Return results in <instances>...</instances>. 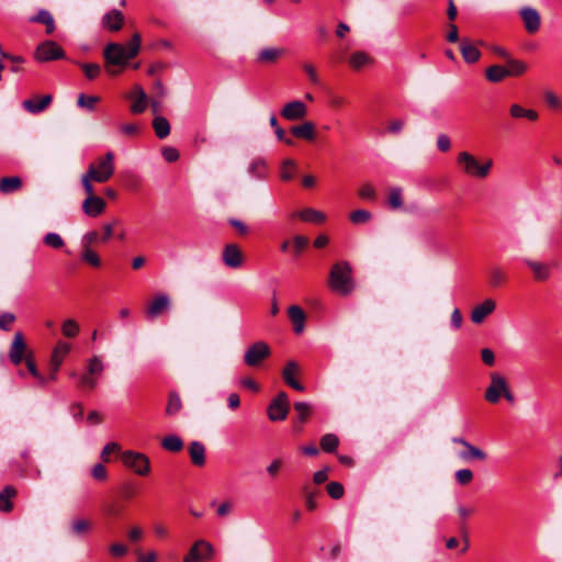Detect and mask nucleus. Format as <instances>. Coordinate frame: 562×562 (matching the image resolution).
Segmentation results:
<instances>
[{
    "label": "nucleus",
    "instance_id": "obj_61",
    "mask_svg": "<svg viewBox=\"0 0 562 562\" xmlns=\"http://www.w3.org/2000/svg\"><path fill=\"white\" fill-rule=\"evenodd\" d=\"M82 69L88 79H94L100 74V66L98 64H83Z\"/></svg>",
    "mask_w": 562,
    "mask_h": 562
},
{
    "label": "nucleus",
    "instance_id": "obj_63",
    "mask_svg": "<svg viewBox=\"0 0 562 562\" xmlns=\"http://www.w3.org/2000/svg\"><path fill=\"white\" fill-rule=\"evenodd\" d=\"M450 147H451V142H450L449 136L446 134H439L437 137V148L440 151L446 153L450 149Z\"/></svg>",
    "mask_w": 562,
    "mask_h": 562
},
{
    "label": "nucleus",
    "instance_id": "obj_31",
    "mask_svg": "<svg viewBox=\"0 0 562 562\" xmlns=\"http://www.w3.org/2000/svg\"><path fill=\"white\" fill-rule=\"evenodd\" d=\"M22 187L20 177H4L0 180V192L10 194L18 191Z\"/></svg>",
    "mask_w": 562,
    "mask_h": 562
},
{
    "label": "nucleus",
    "instance_id": "obj_27",
    "mask_svg": "<svg viewBox=\"0 0 562 562\" xmlns=\"http://www.w3.org/2000/svg\"><path fill=\"white\" fill-rule=\"evenodd\" d=\"M460 50L463 59L469 64L477 61L481 57L480 50L468 40H462Z\"/></svg>",
    "mask_w": 562,
    "mask_h": 562
},
{
    "label": "nucleus",
    "instance_id": "obj_64",
    "mask_svg": "<svg viewBox=\"0 0 562 562\" xmlns=\"http://www.w3.org/2000/svg\"><path fill=\"white\" fill-rule=\"evenodd\" d=\"M162 157L168 162H173L179 159V151L175 147H166L162 149Z\"/></svg>",
    "mask_w": 562,
    "mask_h": 562
},
{
    "label": "nucleus",
    "instance_id": "obj_22",
    "mask_svg": "<svg viewBox=\"0 0 562 562\" xmlns=\"http://www.w3.org/2000/svg\"><path fill=\"white\" fill-rule=\"evenodd\" d=\"M289 318L293 324L295 334H302L305 328V313L299 305H291L288 310Z\"/></svg>",
    "mask_w": 562,
    "mask_h": 562
},
{
    "label": "nucleus",
    "instance_id": "obj_60",
    "mask_svg": "<svg viewBox=\"0 0 562 562\" xmlns=\"http://www.w3.org/2000/svg\"><path fill=\"white\" fill-rule=\"evenodd\" d=\"M91 475L95 480L104 481L108 477V472H106V469H105V467L103 464L97 463L91 469Z\"/></svg>",
    "mask_w": 562,
    "mask_h": 562
},
{
    "label": "nucleus",
    "instance_id": "obj_41",
    "mask_svg": "<svg viewBox=\"0 0 562 562\" xmlns=\"http://www.w3.org/2000/svg\"><path fill=\"white\" fill-rule=\"evenodd\" d=\"M506 70L509 76H520L527 70V65L518 59L508 58Z\"/></svg>",
    "mask_w": 562,
    "mask_h": 562
},
{
    "label": "nucleus",
    "instance_id": "obj_36",
    "mask_svg": "<svg viewBox=\"0 0 562 562\" xmlns=\"http://www.w3.org/2000/svg\"><path fill=\"white\" fill-rule=\"evenodd\" d=\"M182 408V401L180 398V395L176 391H171L169 393L168 403L166 406V414L168 416H173L180 412Z\"/></svg>",
    "mask_w": 562,
    "mask_h": 562
},
{
    "label": "nucleus",
    "instance_id": "obj_2",
    "mask_svg": "<svg viewBox=\"0 0 562 562\" xmlns=\"http://www.w3.org/2000/svg\"><path fill=\"white\" fill-rule=\"evenodd\" d=\"M140 46V35L135 33L127 46L119 43H110L104 48V58L112 66H124L134 58Z\"/></svg>",
    "mask_w": 562,
    "mask_h": 562
},
{
    "label": "nucleus",
    "instance_id": "obj_46",
    "mask_svg": "<svg viewBox=\"0 0 562 562\" xmlns=\"http://www.w3.org/2000/svg\"><path fill=\"white\" fill-rule=\"evenodd\" d=\"M97 102H99V98L95 95L87 97L85 94H80L78 97L77 103H78V106H80V108H85L89 111H93Z\"/></svg>",
    "mask_w": 562,
    "mask_h": 562
},
{
    "label": "nucleus",
    "instance_id": "obj_26",
    "mask_svg": "<svg viewBox=\"0 0 562 562\" xmlns=\"http://www.w3.org/2000/svg\"><path fill=\"white\" fill-rule=\"evenodd\" d=\"M191 461L194 465L202 467L205 464V447L200 441H192L189 447Z\"/></svg>",
    "mask_w": 562,
    "mask_h": 562
},
{
    "label": "nucleus",
    "instance_id": "obj_32",
    "mask_svg": "<svg viewBox=\"0 0 562 562\" xmlns=\"http://www.w3.org/2000/svg\"><path fill=\"white\" fill-rule=\"evenodd\" d=\"M91 529L90 521L79 518L71 521L69 532L74 537L81 538Z\"/></svg>",
    "mask_w": 562,
    "mask_h": 562
},
{
    "label": "nucleus",
    "instance_id": "obj_5",
    "mask_svg": "<svg viewBox=\"0 0 562 562\" xmlns=\"http://www.w3.org/2000/svg\"><path fill=\"white\" fill-rule=\"evenodd\" d=\"M70 350H71V345L68 344V342L59 341L56 345V347L53 350L52 357H50V362H49L50 372H49V375L46 378V376L42 375L37 371V386L38 385H44V384H46L49 381H56L57 380L58 370H59V368H60V366H61V363L64 361V358L69 353Z\"/></svg>",
    "mask_w": 562,
    "mask_h": 562
},
{
    "label": "nucleus",
    "instance_id": "obj_54",
    "mask_svg": "<svg viewBox=\"0 0 562 562\" xmlns=\"http://www.w3.org/2000/svg\"><path fill=\"white\" fill-rule=\"evenodd\" d=\"M294 167L295 164L292 159H285L281 166V179L284 181L291 180L293 178L291 169H293Z\"/></svg>",
    "mask_w": 562,
    "mask_h": 562
},
{
    "label": "nucleus",
    "instance_id": "obj_12",
    "mask_svg": "<svg viewBox=\"0 0 562 562\" xmlns=\"http://www.w3.org/2000/svg\"><path fill=\"white\" fill-rule=\"evenodd\" d=\"M289 412V398L284 392H280L268 407V416L272 422L284 420Z\"/></svg>",
    "mask_w": 562,
    "mask_h": 562
},
{
    "label": "nucleus",
    "instance_id": "obj_18",
    "mask_svg": "<svg viewBox=\"0 0 562 562\" xmlns=\"http://www.w3.org/2000/svg\"><path fill=\"white\" fill-rule=\"evenodd\" d=\"M520 15L524 21L525 27L529 33H535L540 27V14L531 7H525L520 10Z\"/></svg>",
    "mask_w": 562,
    "mask_h": 562
},
{
    "label": "nucleus",
    "instance_id": "obj_44",
    "mask_svg": "<svg viewBox=\"0 0 562 562\" xmlns=\"http://www.w3.org/2000/svg\"><path fill=\"white\" fill-rule=\"evenodd\" d=\"M44 244L53 249H60L64 247L65 241L63 237L57 233H48L43 238Z\"/></svg>",
    "mask_w": 562,
    "mask_h": 562
},
{
    "label": "nucleus",
    "instance_id": "obj_25",
    "mask_svg": "<svg viewBox=\"0 0 562 562\" xmlns=\"http://www.w3.org/2000/svg\"><path fill=\"white\" fill-rule=\"evenodd\" d=\"M291 133L297 138L313 140L315 138V125L311 121H305L301 125L292 126Z\"/></svg>",
    "mask_w": 562,
    "mask_h": 562
},
{
    "label": "nucleus",
    "instance_id": "obj_30",
    "mask_svg": "<svg viewBox=\"0 0 562 562\" xmlns=\"http://www.w3.org/2000/svg\"><path fill=\"white\" fill-rule=\"evenodd\" d=\"M372 63V57L366 52H355L349 57V64L355 70H360Z\"/></svg>",
    "mask_w": 562,
    "mask_h": 562
},
{
    "label": "nucleus",
    "instance_id": "obj_3",
    "mask_svg": "<svg viewBox=\"0 0 562 562\" xmlns=\"http://www.w3.org/2000/svg\"><path fill=\"white\" fill-rule=\"evenodd\" d=\"M352 270L347 261L335 263L329 273V286L340 295H348L355 289Z\"/></svg>",
    "mask_w": 562,
    "mask_h": 562
},
{
    "label": "nucleus",
    "instance_id": "obj_23",
    "mask_svg": "<svg viewBox=\"0 0 562 562\" xmlns=\"http://www.w3.org/2000/svg\"><path fill=\"white\" fill-rule=\"evenodd\" d=\"M248 175L255 180H265L268 177V166L263 158L251 160L247 169Z\"/></svg>",
    "mask_w": 562,
    "mask_h": 562
},
{
    "label": "nucleus",
    "instance_id": "obj_53",
    "mask_svg": "<svg viewBox=\"0 0 562 562\" xmlns=\"http://www.w3.org/2000/svg\"><path fill=\"white\" fill-rule=\"evenodd\" d=\"M92 181H94L93 177L90 176L88 171L81 176V184L87 194V198L95 196Z\"/></svg>",
    "mask_w": 562,
    "mask_h": 562
},
{
    "label": "nucleus",
    "instance_id": "obj_16",
    "mask_svg": "<svg viewBox=\"0 0 562 562\" xmlns=\"http://www.w3.org/2000/svg\"><path fill=\"white\" fill-rule=\"evenodd\" d=\"M106 207L105 201L100 196L86 198L82 202V211L89 217L101 215Z\"/></svg>",
    "mask_w": 562,
    "mask_h": 562
},
{
    "label": "nucleus",
    "instance_id": "obj_59",
    "mask_svg": "<svg viewBox=\"0 0 562 562\" xmlns=\"http://www.w3.org/2000/svg\"><path fill=\"white\" fill-rule=\"evenodd\" d=\"M99 238V234L95 231H90L86 233L81 238V246L83 249L90 248V246L97 243Z\"/></svg>",
    "mask_w": 562,
    "mask_h": 562
},
{
    "label": "nucleus",
    "instance_id": "obj_40",
    "mask_svg": "<svg viewBox=\"0 0 562 562\" xmlns=\"http://www.w3.org/2000/svg\"><path fill=\"white\" fill-rule=\"evenodd\" d=\"M460 458L463 460L476 459L483 461L486 459V453L482 449L470 443L467 447V451L460 453Z\"/></svg>",
    "mask_w": 562,
    "mask_h": 562
},
{
    "label": "nucleus",
    "instance_id": "obj_20",
    "mask_svg": "<svg viewBox=\"0 0 562 562\" xmlns=\"http://www.w3.org/2000/svg\"><path fill=\"white\" fill-rule=\"evenodd\" d=\"M496 303L492 299L484 300L480 305L475 306L471 313V321L474 324H481L484 322L487 315L494 312Z\"/></svg>",
    "mask_w": 562,
    "mask_h": 562
},
{
    "label": "nucleus",
    "instance_id": "obj_14",
    "mask_svg": "<svg viewBox=\"0 0 562 562\" xmlns=\"http://www.w3.org/2000/svg\"><path fill=\"white\" fill-rule=\"evenodd\" d=\"M307 114V108L304 102L300 100H294L286 103L282 110L281 115L289 121H297L302 120Z\"/></svg>",
    "mask_w": 562,
    "mask_h": 562
},
{
    "label": "nucleus",
    "instance_id": "obj_49",
    "mask_svg": "<svg viewBox=\"0 0 562 562\" xmlns=\"http://www.w3.org/2000/svg\"><path fill=\"white\" fill-rule=\"evenodd\" d=\"M299 371V364L295 361H289L282 371V376L285 383L294 380L295 374Z\"/></svg>",
    "mask_w": 562,
    "mask_h": 562
},
{
    "label": "nucleus",
    "instance_id": "obj_13",
    "mask_svg": "<svg viewBox=\"0 0 562 562\" xmlns=\"http://www.w3.org/2000/svg\"><path fill=\"white\" fill-rule=\"evenodd\" d=\"M507 382L504 376L498 373L491 374V384L485 391V400L490 403H497L506 391Z\"/></svg>",
    "mask_w": 562,
    "mask_h": 562
},
{
    "label": "nucleus",
    "instance_id": "obj_33",
    "mask_svg": "<svg viewBox=\"0 0 562 562\" xmlns=\"http://www.w3.org/2000/svg\"><path fill=\"white\" fill-rule=\"evenodd\" d=\"M37 23L45 25V27H46L45 32L47 35L53 34L56 30L54 16L47 10H44V9L37 10Z\"/></svg>",
    "mask_w": 562,
    "mask_h": 562
},
{
    "label": "nucleus",
    "instance_id": "obj_1",
    "mask_svg": "<svg viewBox=\"0 0 562 562\" xmlns=\"http://www.w3.org/2000/svg\"><path fill=\"white\" fill-rule=\"evenodd\" d=\"M105 363L101 356L94 355L87 359L82 372L70 371L69 376L76 380L77 387L83 392L95 390L104 374Z\"/></svg>",
    "mask_w": 562,
    "mask_h": 562
},
{
    "label": "nucleus",
    "instance_id": "obj_7",
    "mask_svg": "<svg viewBox=\"0 0 562 562\" xmlns=\"http://www.w3.org/2000/svg\"><path fill=\"white\" fill-rule=\"evenodd\" d=\"M114 154L109 151L104 157L99 158L95 162L90 164L88 172L93 180L99 183L108 181L114 173Z\"/></svg>",
    "mask_w": 562,
    "mask_h": 562
},
{
    "label": "nucleus",
    "instance_id": "obj_34",
    "mask_svg": "<svg viewBox=\"0 0 562 562\" xmlns=\"http://www.w3.org/2000/svg\"><path fill=\"white\" fill-rule=\"evenodd\" d=\"M485 76L486 79L491 82H501L506 77H508V72L506 67L501 65H493L486 69Z\"/></svg>",
    "mask_w": 562,
    "mask_h": 562
},
{
    "label": "nucleus",
    "instance_id": "obj_42",
    "mask_svg": "<svg viewBox=\"0 0 562 562\" xmlns=\"http://www.w3.org/2000/svg\"><path fill=\"white\" fill-rule=\"evenodd\" d=\"M339 445V439L334 434H326L321 439V447L325 452L336 451Z\"/></svg>",
    "mask_w": 562,
    "mask_h": 562
},
{
    "label": "nucleus",
    "instance_id": "obj_10",
    "mask_svg": "<svg viewBox=\"0 0 562 562\" xmlns=\"http://www.w3.org/2000/svg\"><path fill=\"white\" fill-rule=\"evenodd\" d=\"M65 57L64 49L54 41H44L37 44V63L53 61Z\"/></svg>",
    "mask_w": 562,
    "mask_h": 562
},
{
    "label": "nucleus",
    "instance_id": "obj_21",
    "mask_svg": "<svg viewBox=\"0 0 562 562\" xmlns=\"http://www.w3.org/2000/svg\"><path fill=\"white\" fill-rule=\"evenodd\" d=\"M522 261L533 272L537 280L544 281L550 278L551 266L549 263L535 261L528 258H525Z\"/></svg>",
    "mask_w": 562,
    "mask_h": 562
},
{
    "label": "nucleus",
    "instance_id": "obj_58",
    "mask_svg": "<svg viewBox=\"0 0 562 562\" xmlns=\"http://www.w3.org/2000/svg\"><path fill=\"white\" fill-rule=\"evenodd\" d=\"M359 195L361 199L371 201V202L375 201V198H376L375 190L370 184L362 186L361 189L359 190Z\"/></svg>",
    "mask_w": 562,
    "mask_h": 562
},
{
    "label": "nucleus",
    "instance_id": "obj_62",
    "mask_svg": "<svg viewBox=\"0 0 562 562\" xmlns=\"http://www.w3.org/2000/svg\"><path fill=\"white\" fill-rule=\"evenodd\" d=\"M135 554L137 557V562H157L158 559L155 551L143 553L139 549H136Z\"/></svg>",
    "mask_w": 562,
    "mask_h": 562
},
{
    "label": "nucleus",
    "instance_id": "obj_37",
    "mask_svg": "<svg viewBox=\"0 0 562 562\" xmlns=\"http://www.w3.org/2000/svg\"><path fill=\"white\" fill-rule=\"evenodd\" d=\"M161 446L168 451L178 452L183 448V441L178 435H168L162 439Z\"/></svg>",
    "mask_w": 562,
    "mask_h": 562
},
{
    "label": "nucleus",
    "instance_id": "obj_38",
    "mask_svg": "<svg viewBox=\"0 0 562 562\" xmlns=\"http://www.w3.org/2000/svg\"><path fill=\"white\" fill-rule=\"evenodd\" d=\"M297 216L308 223L323 222L325 220V214L314 209H304L297 213Z\"/></svg>",
    "mask_w": 562,
    "mask_h": 562
},
{
    "label": "nucleus",
    "instance_id": "obj_29",
    "mask_svg": "<svg viewBox=\"0 0 562 562\" xmlns=\"http://www.w3.org/2000/svg\"><path fill=\"white\" fill-rule=\"evenodd\" d=\"M509 114L513 119H527L529 121L538 120V113L535 110L525 109L518 103L510 105Z\"/></svg>",
    "mask_w": 562,
    "mask_h": 562
},
{
    "label": "nucleus",
    "instance_id": "obj_9",
    "mask_svg": "<svg viewBox=\"0 0 562 562\" xmlns=\"http://www.w3.org/2000/svg\"><path fill=\"white\" fill-rule=\"evenodd\" d=\"M213 554L214 547L201 539L192 544L189 552L184 555L183 562H205L211 560Z\"/></svg>",
    "mask_w": 562,
    "mask_h": 562
},
{
    "label": "nucleus",
    "instance_id": "obj_50",
    "mask_svg": "<svg viewBox=\"0 0 562 562\" xmlns=\"http://www.w3.org/2000/svg\"><path fill=\"white\" fill-rule=\"evenodd\" d=\"M328 495L334 499H339L344 496V486L339 482H330L326 486Z\"/></svg>",
    "mask_w": 562,
    "mask_h": 562
},
{
    "label": "nucleus",
    "instance_id": "obj_52",
    "mask_svg": "<svg viewBox=\"0 0 562 562\" xmlns=\"http://www.w3.org/2000/svg\"><path fill=\"white\" fill-rule=\"evenodd\" d=\"M294 409L297 412L300 422L304 423L311 413V405L307 402H296Z\"/></svg>",
    "mask_w": 562,
    "mask_h": 562
},
{
    "label": "nucleus",
    "instance_id": "obj_8",
    "mask_svg": "<svg viewBox=\"0 0 562 562\" xmlns=\"http://www.w3.org/2000/svg\"><path fill=\"white\" fill-rule=\"evenodd\" d=\"M122 461L138 475H147L150 471L149 459L144 453L126 450L122 453Z\"/></svg>",
    "mask_w": 562,
    "mask_h": 562
},
{
    "label": "nucleus",
    "instance_id": "obj_4",
    "mask_svg": "<svg viewBox=\"0 0 562 562\" xmlns=\"http://www.w3.org/2000/svg\"><path fill=\"white\" fill-rule=\"evenodd\" d=\"M25 352L26 344L24 341L23 334L21 331H16L10 346L9 359L14 366H19L23 359H25L29 372L35 376V361L31 355L26 356Z\"/></svg>",
    "mask_w": 562,
    "mask_h": 562
},
{
    "label": "nucleus",
    "instance_id": "obj_56",
    "mask_svg": "<svg viewBox=\"0 0 562 562\" xmlns=\"http://www.w3.org/2000/svg\"><path fill=\"white\" fill-rule=\"evenodd\" d=\"M456 480L459 484H469L473 479V472L470 469H461L456 472Z\"/></svg>",
    "mask_w": 562,
    "mask_h": 562
},
{
    "label": "nucleus",
    "instance_id": "obj_6",
    "mask_svg": "<svg viewBox=\"0 0 562 562\" xmlns=\"http://www.w3.org/2000/svg\"><path fill=\"white\" fill-rule=\"evenodd\" d=\"M457 162L462 166L463 171L476 178H485L492 168L493 161L488 159L485 164H480L476 158L468 151L458 154Z\"/></svg>",
    "mask_w": 562,
    "mask_h": 562
},
{
    "label": "nucleus",
    "instance_id": "obj_28",
    "mask_svg": "<svg viewBox=\"0 0 562 562\" xmlns=\"http://www.w3.org/2000/svg\"><path fill=\"white\" fill-rule=\"evenodd\" d=\"M16 495V490L12 485H7L0 492V512L9 513L13 508L12 497Z\"/></svg>",
    "mask_w": 562,
    "mask_h": 562
},
{
    "label": "nucleus",
    "instance_id": "obj_51",
    "mask_svg": "<svg viewBox=\"0 0 562 562\" xmlns=\"http://www.w3.org/2000/svg\"><path fill=\"white\" fill-rule=\"evenodd\" d=\"M15 315L10 312L2 313L0 315V330L9 331L15 322Z\"/></svg>",
    "mask_w": 562,
    "mask_h": 562
},
{
    "label": "nucleus",
    "instance_id": "obj_48",
    "mask_svg": "<svg viewBox=\"0 0 562 562\" xmlns=\"http://www.w3.org/2000/svg\"><path fill=\"white\" fill-rule=\"evenodd\" d=\"M81 259L93 267H99L101 265L99 255L91 250V248L83 249Z\"/></svg>",
    "mask_w": 562,
    "mask_h": 562
},
{
    "label": "nucleus",
    "instance_id": "obj_45",
    "mask_svg": "<svg viewBox=\"0 0 562 562\" xmlns=\"http://www.w3.org/2000/svg\"><path fill=\"white\" fill-rule=\"evenodd\" d=\"M349 217L353 224H363L371 220L372 214L367 210H357L350 213Z\"/></svg>",
    "mask_w": 562,
    "mask_h": 562
},
{
    "label": "nucleus",
    "instance_id": "obj_35",
    "mask_svg": "<svg viewBox=\"0 0 562 562\" xmlns=\"http://www.w3.org/2000/svg\"><path fill=\"white\" fill-rule=\"evenodd\" d=\"M153 127L156 136L160 139L166 138L170 134V124L164 116H156L153 121Z\"/></svg>",
    "mask_w": 562,
    "mask_h": 562
},
{
    "label": "nucleus",
    "instance_id": "obj_43",
    "mask_svg": "<svg viewBox=\"0 0 562 562\" xmlns=\"http://www.w3.org/2000/svg\"><path fill=\"white\" fill-rule=\"evenodd\" d=\"M282 50L276 47H267L259 52L258 60L261 63H271L274 61L280 55Z\"/></svg>",
    "mask_w": 562,
    "mask_h": 562
},
{
    "label": "nucleus",
    "instance_id": "obj_19",
    "mask_svg": "<svg viewBox=\"0 0 562 562\" xmlns=\"http://www.w3.org/2000/svg\"><path fill=\"white\" fill-rule=\"evenodd\" d=\"M170 307V297L165 294H158L155 296L153 302L147 307L146 314L147 317L150 319L156 318L159 314H161L164 311L169 310Z\"/></svg>",
    "mask_w": 562,
    "mask_h": 562
},
{
    "label": "nucleus",
    "instance_id": "obj_11",
    "mask_svg": "<svg viewBox=\"0 0 562 562\" xmlns=\"http://www.w3.org/2000/svg\"><path fill=\"white\" fill-rule=\"evenodd\" d=\"M271 353L270 347L265 341H257L252 344L245 352L244 360L249 367L258 366L263 359L268 358Z\"/></svg>",
    "mask_w": 562,
    "mask_h": 562
},
{
    "label": "nucleus",
    "instance_id": "obj_47",
    "mask_svg": "<svg viewBox=\"0 0 562 562\" xmlns=\"http://www.w3.org/2000/svg\"><path fill=\"white\" fill-rule=\"evenodd\" d=\"M63 334L66 337H75L79 333V325L74 319H66L61 327Z\"/></svg>",
    "mask_w": 562,
    "mask_h": 562
},
{
    "label": "nucleus",
    "instance_id": "obj_57",
    "mask_svg": "<svg viewBox=\"0 0 562 562\" xmlns=\"http://www.w3.org/2000/svg\"><path fill=\"white\" fill-rule=\"evenodd\" d=\"M303 70L305 71V74L307 75L310 81L313 85L318 86L321 83L318 74H317L315 67L312 64H310V63L303 64Z\"/></svg>",
    "mask_w": 562,
    "mask_h": 562
},
{
    "label": "nucleus",
    "instance_id": "obj_15",
    "mask_svg": "<svg viewBox=\"0 0 562 562\" xmlns=\"http://www.w3.org/2000/svg\"><path fill=\"white\" fill-rule=\"evenodd\" d=\"M222 259L225 266L232 269H237L243 265V254L235 244H228L224 247Z\"/></svg>",
    "mask_w": 562,
    "mask_h": 562
},
{
    "label": "nucleus",
    "instance_id": "obj_24",
    "mask_svg": "<svg viewBox=\"0 0 562 562\" xmlns=\"http://www.w3.org/2000/svg\"><path fill=\"white\" fill-rule=\"evenodd\" d=\"M123 19L122 12L113 9L103 15L102 25L111 31H119L122 27Z\"/></svg>",
    "mask_w": 562,
    "mask_h": 562
},
{
    "label": "nucleus",
    "instance_id": "obj_17",
    "mask_svg": "<svg viewBox=\"0 0 562 562\" xmlns=\"http://www.w3.org/2000/svg\"><path fill=\"white\" fill-rule=\"evenodd\" d=\"M132 100L131 112L134 114L143 113L147 108V94L140 86H135L134 90L127 94Z\"/></svg>",
    "mask_w": 562,
    "mask_h": 562
},
{
    "label": "nucleus",
    "instance_id": "obj_55",
    "mask_svg": "<svg viewBox=\"0 0 562 562\" xmlns=\"http://www.w3.org/2000/svg\"><path fill=\"white\" fill-rule=\"evenodd\" d=\"M490 279L492 286H499L505 280V273L499 268H493L490 272Z\"/></svg>",
    "mask_w": 562,
    "mask_h": 562
},
{
    "label": "nucleus",
    "instance_id": "obj_39",
    "mask_svg": "<svg viewBox=\"0 0 562 562\" xmlns=\"http://www.w3.org/2000/svg\"><path fill=\"white\" fill-rule=\"evenodd\" d=\"M387 203L392 210H400L403 207L402 189L400 187L390 189Z\"/></svg>",
    "mask_w": 562,
    "mask_h": 562
}]
</instances>
